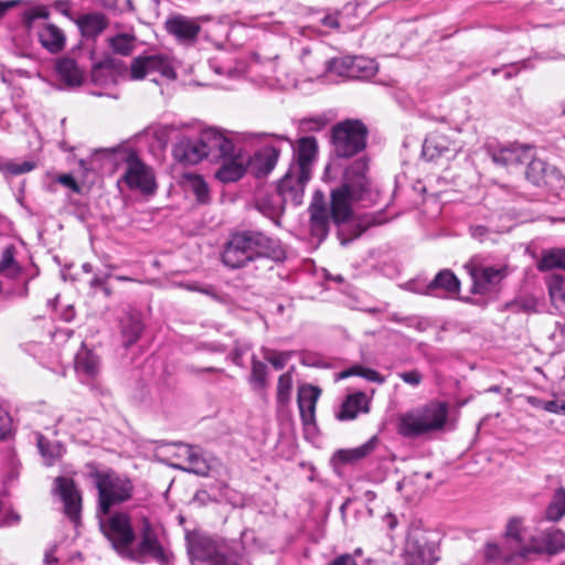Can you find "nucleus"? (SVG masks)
Segmentation results:
<instances>
[{"mask_svg": "<svg viewBox=\"0 0 565 565\" xmlns=\"http://www.w3.org/2000/svg\"><path fill=\"white\" fill-rule=\"evenodd\" d=\"M555 268L565 270V248H552L544 250L540 262L537 263V269L540 271H547Z\"/></svg>", "mask_w": 565, "mask_h": 565, "instance_id": "obj_39", "label": "nucleus"}, {"mask_svg": "<svg viewBox=\"0 0 565 565\" xmlns=\"http://www.w3.org/2000/svg\"><path fill=\"white\" fill-rule=\"evenodd\" d=\"M292 374L291 371H287L281 374L277 383V402L281 405H286L290 402L292 392Z\"/></svg>", "mask_w": 565, "mask_h": 565, "instance_id": "obj_49", "label": "nucleus"}, {"mask_svg": "<svg viewBox=\"0 0 565 565\" xmlns=\"http://www.w3.org/2000/svg\"><path fill=\"white\" fill-rule=\"evenodd\" d=\"M74 363L75 372L83 383L92 382L99 374V358L85 345L77 351Z\"/></svg>", "mask_w": 565, "mask_h": 565, "instance_id": "obj_23", "label": "nucleus"}, {"mask_svg": "<svg viewBox=\"0 0 565 565\" xmlns=\"http://www.w3.org/2000/svg\"><path fill=\"white\" fill-rule=\"evenodd\" d=\"M166 30L181 43H193L200 31L201 25L196 19L182 14H175L167 19Z\"/></svg>", "mask_w": 565, "mask_h": 565, "instance_id": "obj_17", "label": "nucleus"}, {"mask_svg": "<svg viewBox=\"0 0 565 565\" xmlns=\"http://www.w3.org/2000/svg\"><path fill=\"white\" fill-rule=\"evenodd\" d=\"M152 73H159L170 79L175 78V72L171 62L164 55L138 56L132 60L130 65V76L132 79H142Z\"/></svg>", "mask_w": 565, "mask_h": 565, "instance_id": "obj_10", "label": "nucleus"}, {"mask_svg": "<svg viewBox=\"0 0 565 565\" xmlns=\"http://www.w3.org/2000/svg\"><path fill=\"white\" fill-rule=\"evenodd\" d=\"M542 409L558 415H565V398H555L542 403Z\"/></svg>", "mask_w": 565, "mask_h": 565, "instance_id": "obj_54", "label": "nucleus"}, {"mask_svg": "<svg viewBox=\"0 0 565 565\" xmlns=\"http://www.w3.org/2000/svg\"><path fill=\"white\" fill-rule=\"evenodd\" d=\"M320 394L321 390L311 384H305L298 388L297 402L300 418L305 426L313 425L316 422V406Z\"/></svg>", "mask_w": 565, "mask_h": 565, "instance_id": "obj_22", "label": "nucleus"}, {"mask_svg": "<svg viewBox=\"0 0 565 565\" xmlns=\"http://www.w3.org/2000/svg\"><path fill=\"white\" fill-rule=\"evenodd\" d=\"M351 375H358V376H361V377L367 380L369 382H373V383H377V384H383L385 382V377L383 375H381L377 371H375L373 369L364 367L361 365H355V366H352L348 370L340 372L337 375V379L338 380L347 379Z\"/></svg>", "mask_w": 565, "mask_h": 565, "instance_id": "obj_44", "label": "nucleus"}, {"mask_svg": "<svg viewBox=\"0 0 565 565\" xmlns=\"http://www.w3.org/2000/svg\"><path fill=\"white\" fill-rule=\"evenodd\" d=\"M97 516L102 532L120 557L139 564L152 561L158 565H174L175 556L170 543L148 520L143 521L136 535L126 513L97 512Z\"/></svg>", "mask_w": 565, "mask_h": 565, "instance_id": "obj_1", "label": "nucleus"}, {"mask_svg": "<svg viewBox=\"0 0 565 565\" xmlns=\"http://www.w3.org/2000/svg\"><path fill=\"white\" fill-rule=\"evenodd\" d=\"M460 282L451 270L444 269L439 271L436 277L427 286L426 292L430 296H441L438 291L441 290L444 295H456L459 292Z\"/></svg>", "mask_w": 565, "mask_h": 565, "instance_id": "obj_28", "label": "nucleus"}, {"mask_svg": "<svg viewBox=\"0 0 565 565\" xmlns=\"http://www.w3.org/2000/svg\"><path fill=\"white\" fill-rule=\"evenodd\" d=\"M457 149V146L447 135L435 131L426 137L423 145V156L428 160H434L435 158L448 152H456Z\"/></svg>", "mask_w": 565, "mask_h": 565, "instance_id": "obj_27", "label": "nucleus"}, {"mask_svg": "<svg viewBox=\"0 0 565 565\" xmlns=\"http://www.w3.org/2000/svg\"><path fill=\"white\" fill-rule=\"evenodd\" d=\"M178 457L185 459L184 466H177L184 471L193 472L199 476H206L211 469L209 459L205 458L202 451L196 447L179 445Z\"/></svg>", "mask_w": 565, "mask_h": 565, "instance_id": "obj_25", "label": "nucleus"}, {"mask_svg": "<svg viewBox=\"0 0 565 565\" xmlns=\"http://www.w3.org/2000/svg\"><path fill=\"white\" fill-rule=\"evenodd\" d=\"M122 181L129 189L139 190L142 193H151L156 188L151 169L136 158L128 160Z\"/></svg>", "mask_w": 565, "mask_h": 565, "instance_id": "obj_14", "label": "nucleus"}, {"mask_svg": "<svg viewBox=\"0 0 565 565\" xmlns=\"http://www.w3.org/2000/svg\"><path fill=\"white\" fill-rule=\"evenodd\" d=\"M379 445V438L376 436L371 437L363 445L352 449H341L337 452V457L342 462H353L365 458L372 454Z\"/></svg>", "mask_w": 565, "mask_h": 565, "instance_id": "obj_36", "label": "nucleus"}, {"mask_svg": "<svg viewBox=\"0 0 565 565\" xmlns=\"http://www.w3.org/2000/svg\"><path fill=\"white\" fill-rule=\"evenodd\" d=\"M367 129L360 120H344L332 129V142L338 157L350 158L365 148Z\"/></svg>", "mask_w": 565, "mask_h": 565, "instance_id": "obj_7", "label": "nucleus"}, {"mask_svg": "<svg viewBox=\"0 0 565 565\" xmlns=\"http://www.w3.org/2000/svg\"><path fill=\"white\" fill-rule=\"evenodd\" d=\"M23 0H0V19L6 12L14 7L21 4Z\"/></svg>", "mask_w": 565, "mask_h": 565, "instance_id": "obj_64", "label": "nucleus"}, {"mask_svg": "<svg viewBox=\"0 0 565 565\" xmlns=\"http://www.w3.org/2000/svg\"><path fill=\"white\" fill-rule=\"evenodd\" d=\"M39 41L50 53L61 52L66 42L64 32L55 24L46 23L38 33Z\"/></svg>", "mask_w": 565, "mask_h": 565, "instance_id": "obj_31", "label": "nucleus"}, {"mask_svg": "<svg viewBox=\"0 0 565 565\" xmlns=\"http://www.w3.org/2000/svg\"><path fill=\"white\" fill-rule=\"evenodd\" d=\"M50 17V11L45 6H36L23 13L22 20L24 25L28 29L32 28L33 22L36 19H47Z\"/></svg>", "mask_w": 565, "mask_h": 565, "instance_id": "obj_52", "label": "nucleus"}, {"mask_svg": "<svg viewBox=\"0 0 565 565\" xmlns=\"http://www.w3.org/2000/svg\"><path fill=\"white\" fill-rule=\"evenodd\" d=\"M92 477L98 490V512L103 514H108L113 505L126 502L132 495L130 479L113 470H96Z\"/></svg>", "mask_w": 565, "mask_h": 565, "instance_id": "obj_5", "label": "nucleus"}, {"mask_svg": "<svg viewBox=\"0 0 565 565\" xmlns=\"http://www.w3.org/2000/svg\"><path fill=\"white\" fill-rule=\"evenodd\" d=\"M508 308L515 312L532 313L537 311L539 301L532 295H523L515 298L512 302L507 305Z\"/></svg>", "mask_w": 565, "mask_h": 565, "instance_id": "obj_50", "label": "nucleus"}, {"mask_svg": "<svg viewBox=\"0 0 565 565\" xmlns=\"http://www.w3.org/2000/svg\"><path fill=\"white\" fill-rule=\"evenodd\" d=\"M6 274L8 277H15L20 273V266L14 259V247L7 246L0 257V274Z\"/></svg>", "mask_w": 565, "mask_h": 565, "instance_id": "obj_46", "label": "nucleus"}, {"mask_svg": "<svg viewBox=\"0 0 565 565\" xmlns=\"http://www.w3.org/2000/svg\"><path fill=\"white\" fill-rule=\"evenodd\" d=\"M471 236L480 242H483L489 234V230L483 225H476L470 227Z\"/></svg>", "mask_w": 565, "mask_h": 565, "instance_id": "obj_62", "label": "nucleus"}, {"mask_svg": "<svg viewBox=\"0 0 565 565\" xmlns=\"http://www.w3.org/2000/svg\"><path fill=\"white\" fill-rule=\"evenodd\" d=\"M20 521V515L17 512L10 511L0 519V526H11Z\"/></svg>", "mask_w": 565, "mask_h": 565, "instance_id": "obj_61", "label": "nucleus"}, {"mask_svg": "<svg viewBox=\"0 0 565 565\" xmlns=\"http://www.w3.org/2000/svg\"><path fill=\"white\" fill-rule=\"evenodd\" d=\"M318 143L315 137H302L295 148L296 161L289 168L300 172H308L311 175L312 166L317 159Z\"/></svg>", "mask_w": 565, "mask_h": 565, "instance_id": "obj_21", "label": "nucleus"}, {"mask_svg": "<svg viewBox=\"0 0 565 565\" xmlns=\"http://www.w3.org/2000/svg\"><path fill=\"white\" fill-rule=\"evenodd\" d=\"M367 162L364 159L355 160L344 173V182L331 192V209L329 210L334 223L349 220L352 213V203L363 200L367 190Z\"/></svg>", "mask_w": 565, "mask_h": 565, "instance_id": "obj_3", "label": "nucleus"}, {"mask_svg": "<svg viewBox=\"0 0 565 565\" xmlns=\"http://www.w3.org/2000/svg\"><path fill=\"white\" fill-rule=\"evenodd\" d=\"M301 68L298 71L300 75L312 81L320 78L327 74V60L318 52L308 47H303L299 56Z\"/></svg>", "mask_w": 565, "mask_h": 565, "instance_id": "obj_24", "label": "nucleus"}, {"mask_svg": "<svg viewBox=\"0 0 565 565\" xmlns=\"http://www.w3.org/2000/svg\"><path fill=\"white\" fill-rule=\"evenodd\" d=\"M484 555L489 562L499 565H522L527 559V550L526 547H520L515 551L507 542L502 546L489 543L486 546Z\"/></svg>", "mask_w": 565, "mask_h": 565, "instance_id": "obj_19", "label": "nucleus"}, {"mask_svg": "<svg viewBox=\"0 0 565 565\" xmlns=\"http://www.w3.org/2000/svg\"><path fill=\"white\" fill-rule=\"evenodd\" d=\"M55 71L60 78L70 86H78L84 78V72L76 62L70 57H62L56 62Z\"/></svg>", "mask_w": 565, "mask_h": 565, "instance_id": "obj_34", "label": "nucleus"}, {"mask_svg": "<svg viewBox=\"0 0 565 565\" xmlns=\"http://www.w3.org/2000/svg\"><path fill=\"white\" fill-rule=\"evenodd\" d=\"M55 490L64 503V513L76 523L79 519L82 498L74 481L66 477H58L55 479Z\"/></svg>", "mask_w": 565, "mask_h": 565, "instance_id": "obj_15", "label": "nucleus"}, {"mask_svg": "<svg viewBox=\"0 0 565 565\" xmlns=\"http://www.w3.org/2000/svg\"><path fill=\"white\" fill-rule=\"evenodd\" d=\"M56 181L63 186L72 190L74 193L81 192V186L72 174H60L56 177Z\"/></svg>", "mask_w": 565, "mask_h": 565, "instance_id": "obj_57", "label": "nucleus"}, {"mask_svg": "<svg viewBox=\"0 0 565 565\" xmlns=\"http://www.w3.org/2000/svg\"><path fill=\"white\" fill-rule=\"evenodd\" d=\"M186 180L198 201L202 203L206 202L209 199V188L204 179L196 174H189Z\"/></svg>", "mask_w": 565, "mask_h": 565, "instance_id": "obj_51", "label": "nucleus"}, {"mask_svg": "<svg viewBox=\"0 0 565 565\" xmlns=\"http://www.w3.org/2000/svg\"><path fill=\"white\" fill-rule=\"evenodd\" d=\"M119 323L122 343L126 348H129L138 341L143 331L140 315L136 311L126 312Z\"/></svg>", "mask_w": 565, "mask_h": 565, "instance_id": "obj_30", "label": "nucleus"}, {"mask_svg": "<svg viewBox=\"0 0 565 565\" xmlns=\"http://www.w3.org/2000/svg\"><path fill=\"white\" fill-rule=\"evenodd\" d=\"M232 149V141L215 129L204 130L199 139L185 140L181 143L182 158L194 164L206 157H216Z\"/></svg>", "mask_w": 565, "mask_h": 565, "instance_id": "obj_6", "label": "nucleus"}, {"mask_svg": "<svg viewBox=\"0 0 565 565\" xmlns=\"http://www.w3.org/2000/svg\"><path fill=\"white\" fill-rule=\"evenodd\" d=\"M565 548V534L561 530H551L542 534L541 541L533 537L527 550V558L532 553L556 554Z\"/></svg>", "mask_w": 565, "mask_h": 565, "instance_id": "obj_26", "label": "nucleus"}, {"mask_svg": "<svg viewBox=\"0 0 565 565\" xmlns=\"http://www.w3.org/2000/svg\"><path fill=\"white\" fill-rule=\"evenodd\" d=\"M352 56L335 57L327 60V74H335L341 77L351 78Z\"/></svg>", "mask_w": 565, "mask_h": 565, "instance_id": "obj_48", "label": "nucleus"}, {"mask_svg": "<svg viewBox=\"0 0 565 565\" xmlns=\"http://www.w3.org/2000/svg\"><path fill=\"white\" fill-rule=\"evenodd\" d=\"M472 279L471 291L473 294L484 295L492 286L498 285L508 276V267H483L475 265H466Z\"/></svg>", "mask_w": 565, "mask_h": 565, "instance_id": "obj_13", "label": "nucleus"}, {"mask_svg": "<svg viewBox=\"0 0 565 565\" xmlns=\"http://www.w3.org/2000/svg\"><path fill=\"white\" fill-rule=\"evenodd\" d=\"M398 376L408 385L418 386L423 381V374L417 370L398 373Z\"/></svg>", "mask_w": 565, "mask_h": 565, "instance_id": "obj_56", "label": "nucleus"}, {"mask_svg": "<svg viewBox=\"0 0 565 565\" xmlns=\"http://www.w3.org/2000/svg\"><path fill=\"white\" fill-rule=\"evenodd\" d=\"M186 288L189 290L198 291V292H201L203 295H206V296L211 297L212 299H214L216 301H222V296L211 285L201 286V285L193 284V285H188Z\"/></svg>", "mask_w": 565, "mask_h": 565, "instance_id": "obj_55", "label": "nucleus"}, {"mask_svg": "<svg viewBox=\"0 0 565 565\" xmlns=\"http://www.w3.org/2000/svg\"><path fill=\"white\" fill-rule=\"evenodd\" d=\"M249 540L255 545L259 546L254 532L247 529L241 533L239 544L234 541L221 539L214 565H249L246 547Z\"/></svg>", "mask_w": 565, "mask_h": 565, "instance_id": "obj_8", "label": "nucleus"}, {"mask_svg": "<svg viewBox=\"0 0 565 565\" xmlns=\"http://www.w3.org/2000/svg\"><path fill=\"white\" fill-rule=\"evenodd\" d=\"M290 352L266 351L264 358L277 370L282 369L290 359Z\"/></svg>", "mask_w": 565, "mask_h": 565, "instance_id": "obj_53", "label": "nucleus"}, {"mask_svg": "<svg viewBox=\"0 0 565 565\" xmlns=\"http://www.w3.org/2000/svg\"><path fill=\"white\" fill-rule=\"evenodd\" d=\"M10 427L11 418L9 414L2 407H0V439L10 431Z\"/></svg>", "mask_w": 565, "mask_h": 565, "instance_id": "obj_60", "label": "nucleus"}, {"mask_svg": "<svg viewBox=\"0 0 565 565\" xmlns=\"http://www.w3.org/2000/svg\"><path fill=\"white\" fill-rule=\"evenodd\" d=\"M249 349H250V347L247 344H242V345L237 344L234 348V350L232 351V353L230 354L232 362L234 364H236L237 366H243L244 365L243 356L248 352Z\"/></svg>", "mask_w": 565, "mask_h": 565, "instance_id": "obj_58", "label": "nucleus"}, {"mask_svg": "<svg viewBox=\"0 0 565 565\" xmlns=\"http://www.w3.org/2000/svg\"><path fill=\"white\" fill-rule=\"evenodd\" d=\"M529 161V166L525 172L526 179L533 183L534 185L546 184L547 179L552 177V174L556 173L554 169H548L547 164L540 159H535L534 154Z\"/></svg>", "mask_w": 565, "mask_h": 565, "instance_id": "obj_35", "label": "nucleus"}, {"mask_svg": "<svg viewBox=\"0 0 565 565\" xmlns=\"http://www.w3.org/2000/svg\"><path fill=\"white\" fill-rule=\"evenodd\" d=\"M448 411L449 408L446 403L437 401L409 409L397 416V431L403 437L415 438L439 430L447 422Z\"/></svg>", "mask_w": 565, "mask_h": 565, "instance_id": "obj_4", "label": "nucleus"}, {"mask_svg": "<svg viewBox=\"0 0 565 565\" xmlns=\"http://www.w3.org/2000/svg\"><path fill=\"white\" fill-rule=\"evenodd\" d=\"M186 550L191 559L214 565L221 539L211 537L200 531L186 532Z\"/></svg>", "mask_w": 565, "mask_h": 565, "instance_id": "obj_11", "label": "nucleus"}, {"mask_svg": "<svg viewBox=\"0 0 565 565\" xmlns=\"http://www.w3.org/2000/svg\"><path fill=\"white\" fill-rule=\"evenodd\" d=\"M327 565H356V561L351 554H343L334 558Z\"/></svg>", "mask_w": 565, "mask_h": 565, "instance_id": "obj_63", "label": "nucleus"}, {"mask_svg": "<svg viewBox=\"0 0 565 565\" xmlns=\"http://www.w3.org/2000/svg\"><path fill=\"white\" fill-rule=\"evenodd\" d=\"M309 213L311 235L321 241L328 235L330 217L332 216L320 191L315 193L309 206Z\"/></svg>", "mask_w": 565, "mask_h": 565, "instance_id": "obj_16", "label": "nucleus"}, {"mask_svg": "<svg viewBox=\"0 0 565 565\" xmlns=\"http://www.w3.org/2000/svg\"><path fill=\"white\" fill-rule=\"evenodd\" d=\"M369 412V398L364 393L349 395L338 415L341 420L354 419L360 413Z\"/></svg>", "mask_w": 565, "mask_h": 565, "instance_id": "obj_33", "label": "nucleus"}, {"mask_svg": "<svg viewBox=\"0 0 565 565\" xmlns=\"http://www.w3.org/2000/svg\"><path fill=\"white\" fill-rule=\"evenodd\" d=\"M35 168L33 161L0 160V172L6 177H14L28 173Z\"/></svg>", "mask_w": 565, "mask_h": 565, "instance_id": "obj_45", "label": "nucleus"}, {"mask_svg": "<svg viewBox=\"0 0 565 565\" xmlns=\"http://www.w3.org/2000/svg\"><path fill=\"white\" fill-rule=\"evenodd\" d=\"M548 295L556 308L565 306V279L559 274H552L545 278Z\"/></svg>", "mask_w": 565, "mask_h": 565, "instance_id": "obj_37", "label": "nucleus"}, {"mask_svg": "<svg viewBox=\"0 0 565 565\" xmlns=\"http://www.w3.org/2000/svg\"><path fill=\"white\" fill-rule=\"evenodd\" d=\"M533 156L530 146L511 143L491 152L492 161L502 167H514L527 162Z\"/></svg>", "mask_w": 565, "mask_h": 565, "instance_id": "obj_20", "label": "nucleus"}, {"mask_svg": "<svg viewBox=\"0 0 565 565\" xmlns=\"http://www.w3.org/2000/svg\"><path fill=\"white\" fill-rule=\"evenodd\" d=\"M38 448L47 466L53 465L64 454V447L61 443H51L42 435L38 437Z\"/></svg>", "mask_w": 565, "mask_h": 565, "instance_id": "obj_42", "label": "nucleus"}, {"mask_svg": "<svg viewBox=\"0 0 565 565\" xmlns=\"http://www.w3.org/2000/svg\"><path fill=\"white\" fill-rule=\"evenodd\" d=\"M267 365L253 356L249 383L255 390H262L267 386Z\"/></svg>", "mask_w": 565, "mask_h": 565, "instance_id": "obj_47", "label": "nucleus"}, {"mask_svg": "<svg viewBox=\"0 0 565 565\" xmlns=\"http://www.w3.org/2000/svg\"><path fill=\"white\" fill-rule=\"evenodd\" d=\"M565 515V489L555 490L553 498L545 510V518L552 522H558Z\"/></svg>", "mask_w": 565, "mask_h": 565, "instance_id": "obj_43", "label": "nucleus"}, {"mask_svg": "<svg viewBox=\"0 0 565 565\" xmlns=\"http://www.w3.org/2000/svg\"><path fill=\"white\" fill-rule=\"evenodd\" d=\"M77 25L85 38H96L108 26V19L100 12L83 14L77 20Z\"/></svg>", "mask_w": 565, "mask_h": 565, "instance_id": "obj_32", "label": "nucleus"}, {"mask_svg": "<svg viewBox=\"0 0 565 565\" xmlns=\"http://www.w3.org/2000/svg\"><path fill=\"white\" fill-rule=\"evenodd\" d=\"M107 42L114 53L126 56L135 50L137 39L132 33H118L110 36Z\"/></svg>", "mask_w": 565, "mask_h": 565, "instance_id": "obj_41", "label": "nucleus"}, {"mask_svg": "<svg viewBox=\"0 0 565 565\" xmlns=\"http://www.w3.org/2000/svg\"><path fill=\"white\" fill-rule=\"evenodd\" d=\"M280 149L274 146H266L253 156L247 153V169L256 178L266 177L277 164Z\"/></svg>", "mask_w": 565, "mask_h": 565, "instance_id": "obj_18", "label": "nucleus"}, {"mask_svg": "<svg viewBox=\"0 0 565 565\" xmlns=\"http://www.w3.org/2000/svg\"><path fill=\"white\" fill-rule=\"evenodd\" d=\"M523 520L521 518H512L509 520L505 531V542L515 551L520 547H530V543H524Z\"/></svg>", "mask_w": 565, "mask_h": 565, "instance_id": "obj_38", "label": "nucleus"}, {"mask_svg": "<svg viewBox=\"0 0 565 565\" xmlns=\"http://www.w3.org/2000/svg\"><path fill=\"white\" fill-rule=\"evenodd\" d=\"M284 200L276 190L271 192L263 191L256 199V207L263 215L275 220L284 212L287 204Z\"/></svg>", "mask_w": 565, "mask_h": 565, "instance_id": "obj_29", "label": "nucleus"}, {"mask_svg": "<svg viewBox=\"0 0 565 565\" xmlns=\"http://www.w3.org/2000/svg\"><path fill=\"white\" fill-rule=\"evenodd\" d=\"M216 157L222 158V163L215 177L223 183L238 181L248 170L247 153L242 148H236L233 142L230 151L216 153Z\"/></svg>", "mask_w": 565, "mask_h": 565, "instance_id": "obj_9", "label": "nucleus"}, {"mask_svg": "<svg viewBox=\"0 0 565 565\" xmlns=\"http://www.w3.org/2000/svg\"><path fill=\"white\" fill-rule=\"evenodd\" d=\"M327 121L322 117L309 118L302 120L301 125L305 130H320L326 126Z\"/></svg>", "mask_w": 565, "mask_h": 565, "instance_id": "obj_59", "label": "nucleus"}, {"mask_svg": "<svg viewBox=\"0 0 565 565\" xmlns=\"http://www.w3.org/2000/svg\"><path fill=\"white\" fill-rule=\"evenodd\" d=\"M311 175L308 172H300L289 168L287 173L277 184L276 191L284 198L286 203L300 205L302 203L305 188Z\"/></svg>", "mask_w": 565, "mask_h": 565, "instance_id": "obj_12", "label": "nucleus"}, {"mask_svg": "<svg viewBox=\"0 0 565 565\" xmlns=\"http://www.w3.org/2000/svg\"><path fill=\"white\" fill-rule=\"evenodd\" d=\"M377 71L376 63L364 56H352L351 78L367 79Z\"/></svg>", "mask_w": 565, "mask_h": 565, "instance_id": "obj_40", "label": "nucleus"}, {"mask_svg": "<svg viewBox=\"0 0 565 565\" xmlns=\"http://www.w3.org/2000/svg\"><path fill=\"white\" fill-rule=\"evenodd\" d=\"M258 258L281 260L285 250L280 243L263 232L241 231L231 235L222 254L225 266L241 268Z\"/></svg>", "mask_w": 565, "mask_h": 565, "instance_id": "obj_2", "label": "nucleus"}]
</instances>
